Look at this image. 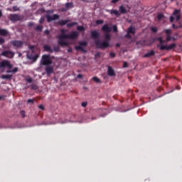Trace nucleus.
I'll return each instance as SVG.
<instances>
[{"label": "nucleus", "mask_w": 182, "mask_h": 182, "mask_svg": "<svg viewBox=\"0 0 182 182\" xmlns=\"http://www.w3.org/2000/svg\"><path fill=\"white\" fill-rule=\"evenodd\" d=\"M79 33L77 31H72L70 34H66L65 29H61V35L58 36V43L63 48V46H69V42L65 41V39H77Z\"/></svg>", "instance_id": "obj_1"}, {"label": "nucleus", "mask_w": 182, "mask_h": 182, "mask_svg": "<svg viewBox=\"0 0 182 182\" xmlns=\"http://www.w3.org/2000/svg\"><path fill=\"white\" fill-rule=\"evenodd\" d=\"M110 34L106 33L105 34V41H100V40L95 41V45L98 49H106L110 46Z\"/></svg>", "instance_id": "obj_2"}, {"label": "nucleus", "mask_w": 182, "mask_h": 182, "mask_svg": "<svg viewBox=\"0 0 182 182\" xmlns=\"http://www.w3.org/2000/svg\"><path fill=\"white\" fill-rule=\"evenodd\" d=\"M41 64L43 65V66H49V65H52L50 55H43L41 60Z\"/></svg>", "instance_id": "obj_3"}, {"label": "nucleus", "mask_w": 182, "mask_h": 182, "mask_svg": "<svg viewBox=\"0 0 182 182\" xmlns=\"http://www.w3.org/2000/svg\"><path fill=\"white\" fill-rule=\"evenodd\" d=\"M0 68H6L7 70H10V69H12L14 68V65L11 64V62L8 60H4L1 62H0Z\"/></svg>", "instance_id": "obj_4"}, {"label": "nucleus", "mask_w": 182, "mask_h": 182, "mask_svg": "<svg viewBox=\"0 0 182 182\" xmlns=\"http://www.w3.org/2000/svg\"><path fill=\"white\" fill-rule=\"evenodd\" d=\"M177 45L176 43H171L169 46L168 45H158L157 47L159 48L160 50H171V49H174Z\"/></svg>", "instance_id": "obj_5"}, {"label": "nucleus", "mask_w": 182, "mask_h": 182, "mask_svg": "<svg viewBox=\"0 0 182 182\" xmlns=\"http://www.w3.org/2000/svg\"><path fill=\"white\" fill-rule=\"evenodd\" d=\"M11 45L17 49H21V48H23V41L14 40L10 42Z\"/></svg>", "instance_id": "obj_6"}, {"label": "nucleus", "mask_w": 182, "mask_h": 182, "mask_svg": "<svg viewBox=\"0 0 182 182\" xmlns=\"http://www.w3.org/2000/svg\"><path fill=\"white\" fill-rule=\"evenodd\" d=\"M9 19L12 22H16L18 21H22V19H23V17L20 16L19 14H10Z\"/></svg>", "instance_id": "obj_7"}, {"label": "nucleus", "mask_w": 182, "mask_h": 182, "mask_svg": "<svg viewBox=\"0 0 182 182\" xmlns=\"http://www.w3.org/2000/svg\"><path fill=\"white\" fill-rule=\"evenodd\" d=\"M1 56L4 58H8L9 59H12L15 56V53L11 50H4L1 53Z\"/></svg>", "instance_id": "obj_8"}, {"label": "nucleus", "mask_w": 182, "mask_h": 182, "mask_svg": "<svg viewBox=\"0 0 182 182\" xmlns=\"http://www.w3.org/2000/svg\"><path fill=\"white\" fill-rule=\"evenodd\" d=\"M46 18L48 22H52V21H56V19H59V15L54 14L53 16L50 15H46Z\"/></svg>", "instance_id": "obj_9"}, {"label": "nucleus", "mask_w": 182, "mask_h": 182, "mask_svg": "<svg viewBox=\"0 0 182 182\" xmlns=\"http://www.w3.org/2000/svg\"><path fill=\"white\" fill-rule=\"evenodd\" d=\"M157 41H159L161 45H163V43H166V42H169V41H171V36H166V41L163 40V37H159Z\"/></svg>", "instance_id": "obj_10"}, {"label": "nucleus", "mask_w": 182, "mask_h": 182, "mask_svg": "<svg viewBox=\"0 0 182 182\" xmlns=\"http://www.w3.org/2000/svg\"><path fill=\"white\" fill-rule=\"evenodd\" d=\"M106 12H109V14H110V15H115V16H117V18H119V16H120V12L117 10H114V9H107Z\"/></svg>", "instance_id": "obj_11"}, {"label": "nucleus", "mask_w": 182, "mask_h": 182, "mask_svg": "<svg viewBox=\"0 0 182 182\" xmlns=\"http://www.w3.org/2000/svg\"><path fill=\"white\" fill-rule=\"evenodd\" d=\"M46 72L48 75H52V73H53V67L47 65L46 67Z\"/></svg>", "instance_id": "obj_12"}, {"label": "nucleus", "mask_w": 182, "mask_h": 182, "mask_svg": "<svg viewBox=\"0 0 182 182\" xmlns=\"http://www.w3.org/2000/svg\"><path fill=\"white\" fill-rule=\"evenodd\" d=\"M107 75L108 76H116V73H114V70H113V68H112V67L110 66L108 67Z\"/></svg>", "instance_id": "obj_13"}, {"label": "nucleus", "mask_w": 182, "mask_h": 182, "mask_svg": "<svg viewBox=\"0 0 182 182\" xmlns=\"http://www.w3.org/2000/svg\"><path fill=\"white\" fill-rule=\"evenodd\" d=\"M102 31L103 32H112V28L109 27V26L107 24H105L102 27Z\"/></svg>", "instance_id": "obj_14"}, {"label": "nucleus", "mask_w": 182, "mask_h": 182, "mask_svg": "<svg viewBox=\"0 0 182 182\" xmlns=\"http://www.w3.org/2000/svg\"><path fill=\"white\" fill-rule=\"evenodd\" d=\"M154 55H156V52L151 50V51L144 55V58H151V56H154Z\"/></svg>", "instance_id": "obj_15"}, {"label": "nucleus", "mask_w": 182, "mask_h": 182, "mask_svg": "<svg viewBox=\"0 0 182 182\" xmlns=\"http://www.w3.org/2000/svg\"><path fill=\"white\" fill-rule=\"evenodd\" d=\"M91 36L93 39H97L100 36V34L97 31H93L91 32Z\"/></svg>", "instance_id": "obj_16"}, {"label": "nucleus", "mask_w": 182, "mask_h": 182, "mask_svg": "<svg viewBox=\"0 0 182 182\" xmlns=\"http://www.w3.org/2000/svg\"><path fill=\"white\" fill-rule=\"evenodd\" d=\"M119 11L120 15H121V14H122L123 15H124V14H127V10L123 5L120 6L119 7Z\"/></svg>", "instance_id": "obj_17"}, {"label": "nucleus", "mask_w": 182, "mask_h": 182, "mask_svg": "<svg viewBox=\"0 0 182 182\" xmlns=\"http://www.w3.org/2000/svg\"><path fill=\"white\" fill-rule=\"evenodd\" d=\"M0 35L1 36H8V35H9V32L7 31L6 29L1 28L0 29Z\"/></svg>", "instance_id": "obj_18"}, {"label": "nucleus", "mask_w": 182, "mask_h": 182, "mask_svg": "<svg viewBox=\"0 0 182 182\" xmlns=\"http://www.w3.org/2000/svg\"><path fill=\"white\" fill-rule=\"evenodd\" d=\"M70 8H73V3H66L65 4V9H63V11H68V9H70Z\"/></svg>", "instance_id": "obj_19"}, {"label": "nucleus", "mask_w": 182, "mask_h": 182, "mask_svg": "<svg viewBox=\"0 0 182 182\" xmlns=\"http://www.w3.org/2000/svg\"><path fill=\"white\" fill-rule=\"evenodd\" d=\"M68 22H70V20H60L58 21V25H60V26H65Z\"/></svg>", "instance_id": "obj_20"}, {"label": "nucleus", "mask_w": 182, "mask_h": 182, "mask_svg": "<svg viewBox=\"0 0 182 182\" xmlns=\"http://www.w3.org/2000/svg\"><path fill=\"white\" fill-rule=\"evenodd\" d=\"M128 33H132V35H134V33H136V28L133 27V26H129L128 28Z\"/></svg>", "instance_id": "obj_21"}, {"label": "nucleus", "mask_w": 182, "mask_h": 182, "mask_svg": "<svg viewBox=\"0 0 182 182\" xmlns=\"http://www.w3.org/2000/svg\"><path fill=\"white\" fill-rule=\"evenodd\" d=\"M1 79L11 80L12 79V75H2Z\"/></svg>", "instance_id": "obj_22"}, {"label": "nucleus", "mask_w": 182, "mask_h": 182, "mask_svg": "<svg viewBox=\"0 0 182 182\" xmlns=\"http://www.w3.org/2000/svg\"><path fill=\"white\" fill-rule=\"evenodd\" d=\"M18 68L16 67L14 68L13 70L10 69V70H7L6 72V73H16L18 72Z\"/></svg>", "instance_id": "obj_23"}, {"label": "nucleus", "mask_w": 182, "mask_h": 182, "mask_svg": "<svg viewBox=\"0 0 182 182\" xmlns=\"http://www.w3.org/2000/svg\"><path fill=\"white\" fill-rule=\"evenodd\" d=\"M44 50L46 52H50V53L53 52V49H52V48H50L49 46H44Z\"/></svg>", "instance_id": "obj_24"}, {"label": "nucleus", "mask_w": 182, "mask_h": 182, "mask_svg": "<svg viewBox=\"0 0 182 182\" xmlns=\"http://www.w3.org/2000/svg\"><path fill=\"white\" fill-rule=\"evenodd\" d=\"M75 25H77V22H73L67 24L68 28H73V26H75Z\"/></svg>", "instance_id": "obj_25"}, {"label": "nucleus", "mask_w": 182, "mask_h": 182, "mask_svg": "<svg viewBox=\"0 0 182 182\" xmlns=\"http://www.w3.org/2000/svg\"><path fill=\"white\" fill-rule=\"evenodd\" d=\"M92 80H94V82H96V83H102V81H100V79H99V77H93Z\"/></svg>", "instance_id": "obj_26"}, {"label": "nucleus", "mask_w": 182, "mask_h": 182, "mask_svg": "<svg viewBox=\"0 0 182 182\" xmlns=\"http://www.w3.org/2000/svg\"><path fill=\"white\" fill-rule=\"evenodd\" d=\"M77 31H80V32H83L85 31V27H83L82 26H78L77 27Z\"/></svg>", "instance_id": "obj_27"}, {"label": "nucleus", "mask_w": 182, "mask_h": 182, "mask_svg": "<svg viewBox=\"0 0 182 182\" xmlns=\"http://www.w3.org/2000/svg\"><path fill=\"white\" fill-rule=\"evenodd\" d=\"M151 31L154 33H157V31H159V29L157 28V27H152V28H151Z\"/></svg>", "instance_id": "obj_28"}, {"label": "nucleus", "mask_w": 182, "mask_h": 182, "mask_svg": "<svg viewBox=\"0 0 182 182\" xmlns=\"http://www.w3.org/2000/svg\"><path fill=\"white\" fill-rule=\"evenodd\" d=\"M53 49L55 52H60V48L58 46H54Z\"/></svg>", "instance_id": "obj_29"}, {"label": "nucleus", "mask_w": 182, "mask_h": 182, "mask_svg": "<svg viewBox=\"0 0 182 182\" xmlns=\"http://www.w3.org/2000/svg\"><path fill=\"white\" fill-rule=\"evenodd\" d=\"M105 21H103V20H97L96 21H95V23L97 24V25H102V23H103Z\"/></svg>", "instance_id": "obj_30"}, {"label": "nucleus", "mask_w": 182, "mask_h": 182, "mask_svg": "<svg viewBox=\"0 0 182 182\" xmlns=\"http://www.w3.org/2000/svg\"><path fill=\"white\" fill-rule=\"evenodd\" d=\"M80 46H87V42L86 41H82L80 43Z\"/></svg>", "instance_id": "obj_31"}, {"label": "nucleus", "mask_w": 182, "mask_h": 182, "mask_svg": "<svg viewBox=\"0 0 182 182\" xmlns=\"http://www.w3.org/2000/svg\"><path fill=\"white\" fill-rule=\"evenodd\" d=\"M164 31L165 32V33H166L167 36L171 33V30L170 29H165Z\"/></svg>", "instance_id": "obj_32"}, {"label": "nucleus", "mask_w": 182, "mask_h": 182, "mask_svg": "<svg viewBox=\"0 0 182 182\" xmlns=\"http://www.w3.org/2000/svg\"><path fill=\"white\" fill-rule=\"evenodd\" d=\"M178 14H180V10L175 9L173 13V15L176 16V15H178Z\"/></svg>", "instance_id": "obj_33"}, {"label": "nucleus", "mask_w": 182, "mask_h": 182, "mask_svg": "<svg viewBox=\"0 0 182 182\" xmlns=\"http://www.w3.org/2000/svg\"><path fill=\"white\" fill-rule=\"evenodd\" d=\"M42 29H43V27L42 26H37L36 27V31H42Z\"/></svg>", "instance_id": "obj_34"}, {"label": "nucleus", "mask_w": 182, "mask_h": 182, "mask_svg": "<svg viewBox=\"0 0 182 182\" xmlns=\"http://www.w3.org/2000/svg\"><path fill=\"white\" fill-rule=\"evenodd\" d=\"M76 50H83V47L82 46H78L75 47Z\"/></svg>", "instance_id": "obj_35"}, {"label": "nucleus", "mask_w": 182, "mask_h": 182, "mask_svg": "<svg viewBox=\"0 0 182 182\" xmlns=\"http://www.w3.org/2000/svg\"><path fill=\"white\" fill-rule=\"evenodd\" d=\"M17 11H19V7H18L17 6H13V11L16 12Z\"/></svg>", "instance_id": "obj_36"}, {"label": "nucleus", "mask_w": 182, "mask_h": 182, "mask_svg": "<svg viewBox=\"0 0 182 182\" xmlns=\"http://www.w3.org/2000/svg\"><path fill=\"white\" fill-rule=\"evenodd\" d=\"M35 102V99H29L27 100V103H31V105H33V102Z\"/></svg>", "instance_id": "obj_37"}, {"label": "nucleus", "mask_w": 182, "mask_h": 182, "mask_svg": "<svg viewBox=\"0 0 182 182\" xmlns=\"http://www.w3.org/2000/svg\"><path fill=\"white\" fill-rule=\"evenodd\" d=\"M125 38H127L128 39H132V36L130 35V33L127 31V33L125 35Z\"/></svg>", "instance_id": "obj_38"}, {"label": "nucleus", "mask_w": 182, "mask_h": 182, "mask_svg": "<svg viewBox=\"0 0 182 182\" xmlns=\"http://www.w3.org/2000/svg\"><path fill=\"white\" fill-rule=\"evenodd\" d=\"M26 81L28 83H32V82L33 81V80H32L31 77H29V78H26Z\"/></svg>", "instance_id": "obj_39"}, {"label": "nucleus", "mask_w": 182, "mask_h": 182, "mask_svg": "<svg viewBox=\"0 0 182 182\" xmlns=\"http://www.w3.org/2000/svg\"><path fill=\"white\" fill-rule=\"evenodd\" d=\"M164 16L163 14H158L157 18H158L159 21H161V19H163Z\"/></svg>", "instance_id": "obj_40"}, {"label": "nucleus", "mask_w": 182, "mask_h": 182, "mask_svg": "<svg viewBox=\"0 0 182 182\" xmlns=\"http://www.w3.org/2000/svg\"><path fill=\"white\" fill-rule=\"evenodd\" d=\"M82 107H86L87 106V102H83L81 103Z\"/></svg>", "instance_id": "obj_41"}, {"label": "nucleus", "mask_w": 182, "mask_h": 182, "mask_svg": "<svg viewBox=\"0 0 182 182\" xmlns=\"http://www.w3.org/2000/svg\"><path fill=\"white\" fill-rule=\"evenodd\" d=\"M45 22V17H41L39 20L40 23H43Z\"/></svg>", "instance_id": "obj_42"}, {"label": "nucleus", "mask_w": 182, "mask_h": 182, "mask_svg": "<svg viewBox=\"0 0 182 182\" xmlns=\"http://www.w3.org/2000/svg\"><path fill=\"white\" fill-rule=\"evenodd\" d=\"M5 43V39L0 38V45H4Z\"/></svg>", "instance_id": "obj_43"}, {"label": "nucleus", "mask_w": 182, "mask_h": 182, "mask_svg": "<svg viewBox=\"0 0 182 182\" xmlns=\"http://www.w3.org/2000/svg\"><path fill=\"white\" fill-rule=\"evenodd\" d=\"M31 89H33V90H36V89H38V85H33L31 86Z\"/></svg>", "instance_id": "obj_44"}, {"label": "nucleus", "mask_w": 182, "mask_h": 182, "mask_svg": "<svg viewBox=\"0 0 182 182\" xmlns=\"http://www.w3.org/2000/svg\"><path fill=\"white\" fill-rule=\"evenodd\" d=\"M172 28H173V29H178V28H181V26H176V24H173Z\"/></svg>", "instance_id": "obj_45"}, {"label": "nucleus", "mask_w": 182, "mask_h": 182, "mask_svg": "<svg viewBox=\"0 0 182 182\" xmlns=\"http://www.w3.org/2000/svg\"><path fill=\"white\" fill-rule=\"evenodd\" d=\"M109 56H110V58H115V57H116V53H109Z\"/></svg>", "instance_id": "obj_46"}, {"label": "nucleus", "mask_w": 182, "mask_h": 182, "mask_svg": "<svg viewBox=\"0 0 182 182\" xmlns=\"http://www.w3.org/2000/svg\"><path fill=\"white\" fill-rule=\"evenodd\" d=\"M38 58H39V56H38V55H34V56L32 57V59H33V60H37Z\"/></svg>", "instance_id": "obj_47"}, {"label": "nucleus", "mask_w": 182, "mask_h": 182, "mask_svg": "<svg viewBox=\"0 0 182 182\" xmlns=\"http://www.w3.org/2000/svg\"><path fill=\"white\" fill-rule=\"evenodd\" d=\"M128 67H129V64H127V62H124L123 68H128Z\"/></svg>", "instance_id": "obj_48"}, {"label": "nucleus", "mask_w": 182, "mask_h": 182, "mask_svg": "<svg viewBox=\"0 0 182 182\" xmlns=\"http://www.w3.org/2000/svg\"><path fill=\"white\" fill-rule=\"evenodd\" d=\"M82 2H87V3H90V2H93L92 0H81Z\"/></svg>", "instance_id": "obj_49"}, {"label": "nucleus", "mask_w": 182, "mask_h": 182, "mask_svg": "<svg viewBox=\"0 0 182 182\" xmlns=\"http://www.w3.org/2000/svg\"><path fill=\"white\" fill-rule=\"evenodd\" d=\"M113 31H114V32H117V26L114 25L113 26Z\"/></svg>", "instance_id": "obj_50"}, {"label": "nucleus", "mask_w": 182, "mask_h": 182, "mask_svg": "<svg viewBox=\"0 0 182 182\" xmlns=\"http://www.w3.org/2000/svg\"><path fill=\"white\" fill-rule=\"evenodd\" d=\"M39 109H41V110H45V107L43 106V105H41L38 106Z\"/></svg>", "instance_id": "obj_51"}, {"label": "nucleus", "mask_w": 182, "mask_h": 182, "mask_svg": "<svg viewBox=\"0 0 182 182\" xmlns=\"http://www.w3.org/2000/svg\"><path fill=\"white\" fill-rule=\"evenodd\" d=\"M21 117H25V111L22 110L21 111Z\"/></svg>", "instance_id": "obj_52"}, {"label": "nucleus", "mask_w": 182, "mask_h": 182, "mask_svg": "<svg viewBox=\"0 0 182 182\" xmlns=\"http://www.w3.org/2000/svg\"><path fill=\"white\" fill-rule=\"evenodd\" d=\"M119 0H112L111 1V4H117V2H119Z\"/></svg>", "instance_id": "obj_53"}, {"label": "nucleus", "mask_w": 182, "mask_h": 182, "mask_svg": "<svg viewBox=\"0 0 182 182\" xmlns=\"http://www.w3.org/2000/svg\"><path fill=\"white\" fill-rule=\"evenodd\" d=\"M44 33L46 35H49V33H50V31H49V30H46Z\"/></svg>", "instance_id": "obj_54"}, {"label": "nucleus", "mask_w": 182, "mask_h": 182, "mask_svg": "<svg viewBox=\"0 0 182 182\" xmlns=\"http://www.w3.org/2000/svg\"><path fill=\"white\" fill-rule=\"evenodd\" d=\"M176 21H180L181 16H180L179 14H178V15L176 16Z\"/></svg>", "instance_id": "obj_55"}, {"label": "nucleus", "mask_w": 182, "mask_h": 182, "mask_svg": "<svg viewBox=\"0 0 182 182\" xmlns=\"http://www.w3.org/2000/svg\"><path fill=\"white\" fill-rule=\"evenodd\" d=\"M77 77H78V79H82V77H83V75L82 74H79L77 75Z\"/></svg>", "instance_id": "obj_56"}, {"label": "nucleus", "mask_w": 182, "mask_h": 182, "mask_svg": "<svg viewBox=\"0 0 182 182\" xmlns=\"http://www.w3.org/2000/svg\"><path fill=\"white\" fill-rule=\"evenodd\" d=\"M170 21H171V22H174V17L171 16V17H170Z\"/></svg>", "instance_id": "obj_57"}, {"label": "nucleus", "mask_w": 182, "mask_h": 182, "mask_svg": "<svg viewBox=\"0 0 182 182\" xmlns=\"http://www.w3.org/2000/svg\"><path fill=\"white\" fill-rule=\"evenodd\" d=\"M72 48H69L68 49V52L69 53H72Z\"/></svg>", "instance_id": "obj_58"}, {"label": "nucleus", "mask_w": 182, "mask_h": 182, "mask_svg": "<svg viewBox=\"0 0 182 182\" xmlns=\"http://www.w3.org/2000/svg\"><path fill=\"white\" fill-rule=\"evenodd\" d=\"M96 57L97 56H100V53H97L96 55H95Z\"/></svg>", "instance_id": "obj_59"}, {"label": "nucleus", "mask_w": 182, "mask_h": 182, "mask_svg": "<svg viewBox=\"0 0 182 182\" xmlns=\"http://www.w3.org/2000/svg\"><path fill=\"white\" fill-rule=\"evenodd\" d=\"M2 17V11L0 10V18Z\"/></svg>", "instance_id": "obj_60"}, {"label": "nucleus", "mask_w": 182, "mask_h": 182, "mask_svg": "<svg viewBox=\"0 0 182 182\" xmlns=\"http://www.w3.org/2000/svg\"><path fill=\"white\" fill-rule=\"evenodd\" d=\"M116 46H117V48H119L120 43H117V44H116Z\"/></svg>", "instance_id": "obj_61"}, {"label": "nucleus", "mask_w": 182, "mask_h": 182, "mask_svg": "<svg viewBox=\"0 0 182 182\" xmlns=\"http://www.w3.org/2000/svg\"><path fill=\"white\" fill-rule=\"evenodd\" d=\"M4 99V96L0 95V100H2Z\"/></svg>", "instance_id": "obj_62"}, {"label": "nucleus", "mask_w": 182, "mask_h": 182, "mask_svg": "<svg viewBox=\"0 0 182 182\" xmlns=\"http://www.w3.org/2000/svg\"><path fill=\"white\" fill-rule=\"evenodd\" d=\"M21 56H22V54H21V53H19V54H18V57L21 58Z\"/></svg>", "instance_id": "obj_63"}, {"label": "nucleus", "mask_w": 182, "mask_h": 182, "mask_svg": "<svg viewBox=\"0 0 182 182\" xmlns=\"http://www.w3.org/2000/svg\"><path fill=\"white\" fill-rule=\"evenodd\" d=\"M31 49H33V46H31Z\"/></svg>", "instance_id": "obj_64"}]
</instances>
